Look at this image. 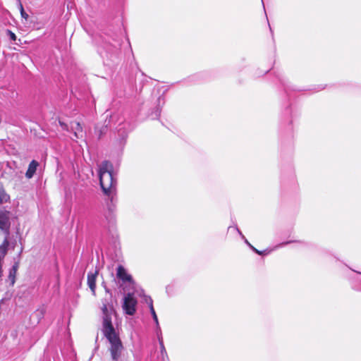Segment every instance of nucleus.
<instances>
[{"label": "nucleus", "instance_id": "1", "mask_svg": "<svg viewBox=\"0 0 361 361\" xmlns=\"http://www.w3.org/2000/svg\"><path fill=\"white\" fill-rule=\"evenodd\" d=\"M103 314L102 331L110 343L109 348L113 361H121L123 346L111 322V316L115 313L112 304L103 302L102 307Z\"/></svg>", "mask_w": 361, "mask_h": 361}, {"label": "nucleus", "instance_id": "2", "mask_svg": "<svg viewBox=\"0 0 361 361\" xmlns=\"http://www.w3.org/2000/svg\"><path fill=\"white\" fill-rule=\"evenodd\" d=\"M99 177L101 188L106 195H111L115 192L116 180L112 174V165L110 162L104 161L99 166Z\"/></svg>", "mask_w": 361, "mask_h": 361}, {"label": "nucleus", "instance_id": "3", "mask_svg": "<svg viewBox=\"0 0 361 361\" xmlns=\"http://www.w3.org/2000/svg\"><path fill=\"white\" fill-rule=\"evenodd\" d=\"M116 277L119 280L120 286H133L134 281L132 276L127 271V270L121 265L117 267Z\"/></svg>", "mask_w": 361, "mask_h": 361}, {"label": "nucleus", "instance_id": "4", "mask_svg": "<svg viewBox=\"0 0 361 361\" xmlns=\"http://www.w3.org/2000/svg\"><path fill=\"white\" fill-rule=\"evenodd\" d=\"M137 300L133 294L128 293L123 298L122 307L126 314L133 315L136 312Z\"/></svg>", "mask_w": 361, "mask_h": 361}, {"label": "nucleus", "instance_id": "5", "mask_svg": "<svg viewBox=\"0 0 361 361\" xmlns=\"http://www.w3.org/2000/svg\"><path fill=\"white\" fill-rule=\"evenodd\" d=\"M108 200L106 201V208L109 216L113 214L116 209V200L115 199V192L112 193L111 195H107Z\"/></svg>", "mask_w": 361, "mask_h": 361}, {"label": "nucleus", "instance_id": "6", "mask_svg": "<svg viewBox=\"0 0 361 361\" xmlns=\"http://www.w3.org/2000/svg\"><path fill=\"white\" fill-rule=\"evenodd\" d=\"M71 130L73 133V135L75 139H80L83 137V130L79 122L71 123Z\"/></svg>", "mask_w": 361, "mask_h": 361}, {"label": "nucleus", "instance_id": "7", "mask_svg": "<svg viewBox=\"0 0 361 361\" xmlns=\"http://www.w3.org/2000/svg\"><path fill=\"white\" fill-rule=\"evenodd\" d=\"M97 275V271H95L94 273H90L87 275V284L93 295H95Z\"/></svg>", "mask_w": 361, "mask_h": 361}, {"label": "nucleus", "instance_id": "8", "mask_svg": "<svg viewBox=\"0 0 361 361\" xmlns=\"http://www.w3.org/2000/svg\"><path fill=\"white\" fill-rule=\"evenodd\" d=\"M39 164L37 161L32 160L28 166V169L26 171L25 176L27 178H31L34 176V174L36 172L37 168Z\"/></svg>", "mask_w": 361, "mask_h": 361}, {"label": "nucleus", "instance_id": "9", "mask_svg": "<svg viewBox=\"0 0 361 361\" xmlns=\"http://www.w3.org/2000/svg\"><path fill=\"white\" fill-rule=\"evenodd\" d=\"M145 301L149 305L151 314H152V315L153 317V319H154V322H155V323L157 324V328H159L158 318H157V314H156L155 310H154V307H153V303H152V298H149V297H147L146 299H145Z\"/></svg>", "mask_w": 361, "mask_h": 361}, {"label": "nucleus", "instance_id": "10", "mask_svg": "<svg viewBox=\"0 0 361 361\" xmlns=\"http://www.w3.org/2000/svg\"><path fill=\"white\" fill-rule=\"evenodd\" d=\"M8 241L6 240H4L3 245L0 246V250L2 252V255H0V277L2 275V266H1V261L4 259V256L6 254L7 251V247H8Z\"/></svg>", "mask_w": 361, "mask_h": 361}, {"label": "nucleus", "instance_id": "11", "mask_svg": "<svg viewBox=\"0 0 361 361\" xmlns=\"http://www.w3.org/2000/svg\"><path fill=\"white\" fill-rule=\"evenodd\" d=\"M8 224V218L6 214L0 212V229H4Z\"/></svg>", "mask_w": 361, "mask_h": 361}, {"label": "nucleus", "instance_id": "12", "mask_svg": "<svg viewBox=\"0 0 361 361\" xmlns=\"http://www.w3.org/2000/svg\"><path fill=\"white\" fill-rule=\"evenodd\" d=\"M20 10L21 17L25 20H27L29 16L25 12L23 6L21 4H20Z\"/></svg>", "mask_w": 361, "mask_h": 361}, {"label": "nucleus", "instance_id": "13", "mask_svg": "<svg viewBox=\"0 0 361 361\" xmlns=\"http://www.w3.org/2000/svg\"><path fill=\"white\" fill-rule=\"evenodd\" d=\"M8 196L4 193V191L0 188V201H7Z\"/></svg>", "mask_w": 361, "mask_h": 361}, {"label": "nucleus", "instance_id": "14", "mask_svg": "<svg viewBox=\"0 0 361 361\" xmlns=\"http://www.w3.org/2000/svg\"><path fill=\"white\" fill-rule=\"evenodd\" d=\"M159 344H160V347H161V354L163 355L164 353H166V349L164 348L162 338L159 337Z\"/></svg>", "mask_w": 361, "mask_h": 361}, {"label": "nucleus", "instance_id": "15", "mask_svg": "<svg viewBox=\"0 0 361 361\" xmlns=\"http://www.w3.org/2000/svg\"><path fill=\"white\" fill-rule=\"evenodd\" d=\"M8 36H9L10 39L12 41H15L16 39V35L11 30H8L6 31Z\"/></svg>", "mask_w": 361, "mask_h": 361}, {"label": "nucleus", "instance_id": "16", "mask_svg": "<svg viewBox=\"0 0 361 361\" xmlns=\"http://www.w3.org/2000/svg\"><path fill=\"white\" fill-rule=\"evenodd\" d=\"M15 275H16V274H13V271H12V270L11 269V271H10V274H9V278L11 279V281H12V283H13H13H14V282H15Z\"/></svg>", "mask_w": 361, "mask_h": 361}, {"label": "nucleus", "instance_id": "17", "mask_svg": "<svg viewBox=\"0 0 361 361\" xmlns=\"http://www.w3.org/2000/svg\"><path fill=\"white\" fill-rule=\"evenodd\" d=\"M59 124L63 130H68V126L65 123L59 121Z\"/></svg>", "mask_w": 361, "mask_h": 361}, {"label": "nucleus", "instance_id": "18", "mask_svg": "<svg viewBox=\"0 0 361 361\" xmlns=\"http://www.w3.org/2000/svg\"><path fill=\"white\" fill-rule=\"evenodd\" d=\"M17 267H18V265L17 264H15L13 268L11 269L12 271H13V274H16V271H17Z\"/></svg>", "mask_w": 361, "mask_h": 361}, {"label": "nucleus", "instance_id": "19", "mask_svg": "<svg viewBox=\"0 0 361 361\" xmlns=\"http://www.w3.org/2000/svg\"><path fill=\"white\" fill-rule=\"evenodd\" d=\"M288 243H290V242L283 243H281V245H279V247H282V246H283V245H287V244H288Z\"/></svg>", "mask_w": 361, "mask_h": 361}, {"label": "nucleus", "instance_id": "20", "mask_svg": "<svg viewBox=\"0 0 361 361\" xmlns=\"http://www.w3.org/2000/svg\"><path fill=\"white\" fill-rule=\"evenodd\" d=\"M252 249H253V250H254L257 253H258L259 255H261V254H262V252H259V250H257V249H255V248H254V247H252Z\"/></svg>", "mask_w": 361, "mask_h": 361}, {"label": "nucleus", "instance_id": "21", "mask_svg": "<svg viewBox=\"0 0 361 361\" xmlns=\"http://www.w3.org/2000/svg\"><path fill=\"white\" fill-rule=\"evenodd\" d=\"M245 243L248 245H250V243H248V241L247 240H245Z\"/></svg>", "mask_w": 361, "mask_h": 361}, {"label": "nucleus", "instance_id": "22", "mask_svg": "<svg viewBox=\"0 0 361 361\" xmlns=\"http://www.w3.org/2000/svg\"><path fill=\"white\" fill-rule=\"evenodd\" d=\"M358 274H361V273H360V272H358Z\"/></svg>", "mask_w": 361, "mask_h": 361}]
</instances>
